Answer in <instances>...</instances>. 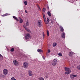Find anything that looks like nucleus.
<instances>
[{
	"label": "nucleus",
	"instance_id": "obj_38",
	"mask_svg": "<svg viewBox=\"0 0 80 80\" xmlns=\"http://www.w3.org/2000/svg\"><path fill=\"white\" fill-rule=\"evenodd\" d=\"M25 13H27V11L26 10H25Z\"/></svg>",
	"mask_w": 80,
	"mask_h": 80
},
{
	"label": "nucleus",
	"instance_id": "obj_14",
	"mask_svg": "<svg viewBox=\"0 0 80 80\" xmlns=\"http://www.w3.org/2000/svg\"><path fill=\"white\" fill-rule=\"evenodd\" d=\"M18 18V20H19V22L20 23H22L23 22V20H22V19H21L19 17Z\"/></svg>",
	"mask_w": 80,
	"mask_h": 80
},
{
	"label": "nucleus",
	"instance_id": "obj_25",
	"mask_svg": "<svg viewBox=\"0 0 80 80\" xmlns=\"http://www.w3.org/2000/svg\"><path fill=\"white\" fill-rule=\"evenodd\" d=\"M24 3L25 5H27L28 3L27 2V1H25L24 2Z\"/></svg>",
	"mask_w": 80,
	"mask_h": 80
},
{
	"label": "nucleus",
	"instance_id": "obj_34",
	"mask_svg": "<svg viewBox=\"0 0 80 80\" xmlns=\"http://www.w3.org/2000/svg\"><path fill=\"white\" fill-rule=\"evenodd\" d=\"M43 38H45V34H44V32H43Z\"/></svg>",
	"mask_w": 80,
	"mask_h": 80
},
{
	"label": "nucleus",
	"instance_id": "obj_2",
	"mask_svg": "<svg viewBox=\"0 0 80 80\" xmlns=\"http://www.w3.org/2000/svg\"><path fill=\"white\" fill-rule=\"evenodd\" d=\"M65 71H66L65 74L66 75H68L70 74L71 72V70L70 69V68L68 67H65L64 68Z\"/></svg>",
	"mask_w": 80,
	"mask_h": 80
},
{
	"label": "nucleus",
	"instance_id": "obj_31",
	"mask_svg": "<svg viewBox=\"0 0 80 80\" xmlns=\"http://www.w3.org/2000/svg\"><path fill=\"white\" fill-rule=\"evenodd\" d=\"M1 77H2L3 78H4V75L3 74H1L0 75Z\"/></svg>",
	"mask_w": 80,
	"mask_h": 80
},
{
	"label": "nucleus",
	"instance_id": "obj_32",
	"mask_svg": "<svg viewBox=\"0 0 80 80\" xmlns=\"http://www.w3.org/2000/svg\"><path fill=\"white\" fill-rule=\"evenodd\" d=\"M58 55H59V56H62V53L59 52L58 54Z\"/></svg>",
	"mask_w": 80,
	"mask_h": 80
},
{
	"label": "nucleus",
	"instance_id": "obj_26",
	"mask_svg": "<svg viewBox=\"0 0 80 80\" xmlns=\"http://www.w3.org/2000/svg\"><path fill=\"white\" fill-rule=\"evenodd\" d=\"M11 80H16V79L14 77H12L11 78Z\"/></svg>",
	"mask_w": 80,
	"mask_h": 80
},
{
	"label": "nucleus",
	"instance_id": "obj_12",
	"mask_svg": "<svg viewBox=\"0 0 80 80\" xmlns=\"http://www.w3.org/2000/svg\"><path fill=\"white\" fill-rule=\"evenodd\" d=\"M73 52H70L69 53V55L70 57H72L73 55Z\"/></svg>",
	"mask_w": 80,
	"mask_h": 80
},
{
	"label": "nucleus",
	"instance_id": "obj_41",
	"mask_svg": "<svg viewBox=\"0 0 80 80\" xmlns=\"http://www.w3.org/2000/svg\"><path fill=\"white\" fill-rule=\"evenodd\" d=\"M46 78H47V77L45 76Z\"/></svg>",
	"mask_w": 80,
	"mask_h": 80
},
{
	"label": "nucleus",
	"instance_id": "obj_15",
	"mask_svg": "<svg viewBox=\"0 0 80 80\" xmlns=\"http://www.w3.org/2000/svg\"><path fill=\"white\" fill-rule=\"evenodd\" d=\"M24 28L26 29V30L27 31V32H28V33H31V31L30 30L28 29H27L25 27H24Z\"/></svg>",
	"mask_w": 80,
	"mask_h": 80
},
{
	"label": "nucleus",
	"instance_id": "obj_42",
	"mask_svg": "<svg viewBox=\"0 0 80 80\" xmlns=\"http://www.w3.org/2000/svg\"><path fill=\"white\" fill-rule=\"evenodd\" d=\"M1 66V65H0V67Z\"/></svg>",
	"mask_w": 80,
	"mask_h": 80
},
{
	"label": "nucleus",
	"instance_id": "obj_8",
	"mask_svg": "<svg viewBox=\"0 0 80 80\" xmlns=\"http://www.w3.org/2000/svg\"><path fill=\"white\" fill-rule=\"evenodd\" d=\"M38 25L39 27H41L42 25V22L41 20H39L38 22Z\"/></svg>",
	"mask_w": 80,
	"mask_h": 80
},
{
	"label": "nucleus",
	"instance_id": "obj_21",
	"mask_svg": "<svg viewBox=\"0 0 80 80\" xmlns=\"http://www.w3.org/2000/svg\"><path fill=\"white\" fill-rule=\"evenodd\" d=\"M29 22H28V20H27V22H26V25L27 27H28L29 25Z\"/></svg>",
	"mask_w": 80,
	"mask_h": 80
},
{
	"label": "nucleus",
	"instance_id": "obj_10",
	"mask_svg": "<svg viewBox=\"0 0 80 80\" xmlns=\"http://www.w3.org/2000/svg\"><path fill=\"white\" fill-rule=\"evenodd\" d=\"M28 75L29 76H32V72L31 71L29 70L28 71Z\"/></svg>",
	"mask_w": 80,
	"mask_h": 80
},
{
	"label": "nucleus",
	"instance_id": "obj_29",
	"mask_svg": "<svg viewBox=\"0 0 80 80\" xmlns=\"http://www.w3.org/2000/svg\"><path fill=\"white\" fill-rule=\"evenodd\" d=\"M45 10H46V9L45 8H44L43 9V11L44 13H45Z\"/></svg>",
	"mask_w": 80,
	"mask_h": 80
},
{
	"label": "nucleus",
	"instance_id": "obj_18",
	"mask_svg": "<svg viewBox=\"0 0 80 80\" xmlns=\"http://www.w3.org/2000/svg\"><path fill=\"white\" fill-rule=\"evenodd\" d=\"M0 60H2L3 59V57L2 56V55L0 54Z\"/></svg>",
	"mask_w": 80,
	"mask_h": 80
},
{
	"label": "nucleus",
	"instance_id": "obj_33",
	"mask_svg": "<svg viewBox=\"0 0 80 80\" xmlns=\"http://www.w3.org/2000/svg\"><path fill=\"white\" fill-rule=\"evenodd\" d=\"M47 10H49V7H48V6H47Z\"/></svg>",
	"mask_w": 80,
	"mask_h": 80
},
{
	"label": "nucleus",
	"instance_id": "obj_39",
	"mask_svg": "<svg viewBox=\"0 0 80 80\" xmlns=\"http://www.w3.org/2000/svg\"><path fill=\"white\" fill-rule=\"evenodd\" d=\"M37 7L38 8H40V6H38V5H37Z\"/></svg>",
	"mask_w": 80,
	"mask_h": 80
},
{
	"label": "nucleus",
	"instance_id": "obj_27",
	"mask_svg": "<svg viewBox=\"0 0 80 80\" xmlns=\"http://www.w3.org/2000/svg\"><path fill=\"white\" fill-rule=\"evenodd\" d=\"M57 46V43L55 42H54L53 43V46L54 47H55V46Z\"/></svg>",
	"mask_w": 80,
	"mask_h": 80
},
{
	"label": "nucleus",
	"instance_id": "obj_19",
	"mask_svg": "<svg viewBox=\"0 0 80 80\" xmlns=\"http://www.w3.org/2000/svg\"><path fill=\"white\" fill-rule=\"evenodd\" d=\"M37 51L38 52H43V50H42L40 49H38Z\"/></svg>",
	"mask_w": 80,
	"mask_h": 80
},
{
	"label": "nucleus",
	"instance_id": "obj_30",
	"mask_svg": "<svg viewBox=\"0 0 80 80\" xmlns=\"http://www.w3.org/2000/svg\"><path fill=\"white\" fill-rule=\"evenodd\" d=\"M47 35L48 36H49V32L48 31H47Z\"/></svg>",
	"mask_w": 80,
	"mask_h": 80
},
{
	"label": "nucleus",
	"instance_id": "obj_16",
	"mask_svg": "<svg viewBox=\"0 0 80 80\" xmlns=\"http://www.w3.org/2000/svg\"><path fill=\"white\" fill-rule=\"evenodd\" d=\"M62 38H63L65 37V33L63 32L62 35Z\"/></svg>",
	"mask_w": 80,
	"mask_h": 80
},
{
	"label": "nucleus",
	"instance_id": "obj_4",
	"mask_svg": "<svg viewBox=\"0 0 80 80\" xmlns=\"http://www.w3.org/2000/svg\"><path fill=\"white\" fill-rule=\"evenodd\" d=\"M57 59H54L52 62V65L53 66H55L57 65Z\"/></svg>",
	"mask_w": 80,
	"mask_h": 80
},
{
	"label": "nucleus",
	"instance_id": "obj_40",
	"mask_svg": "<svg viewBox=\"0 0 80 80\" xmlns=\"http://www.w3.org/2000/svg\"><path fill=\"white\" fill-rule=\"evenodd\" d=\"M46 55H47V56H48V52H47L46 53Z\"/></svg>",
	"mask_w": 80,
	"mask_h": 80
},
{
	"label": "nucleus",
	"instance_id": "obj_5",
	"mask_svg": "<svg viewBox=\"0 0 80 80\" xmlns=\"http://www.w3.org/2000/svg\"><path fill=\"white\" fill-rule=\"evenodd\" d=\"M3 73L4 75H7L8 73V70L7 69H4L3 71Z\"/></svg>",
	"mask_w": 80,
	"mask_h": 80
},
{
	"label": "nucleus",
	"instance_id": "obj_1",
	"mask_svg": "<svg viewBox=\"0 0 80 80\" xmlns=\"http://www.w3.org/2000/svg\"><path fill=\"white\" fill-rule=\"evenodd\" d=\"M42 15H43V18H44V21L46 24H47H47H49V22H50L49 19H48V18H47L46 20V18H45V14L43 13Z\"/></svg>",
	"mask_w": 80,
	"mask_h": 80
},
{
	"label": "nucleus",
	"instance_id": "obj_9",
	"mask_svg": "<svg viewBox=\"0 0 80 80\" xmlns=\"http://www.w3.org/2000/svg\"><path fill=\"white\" fill-rule=\"evenodd\" d=\"M77 75H73L72 74H71L70 75V77L71 79L73 80V78H74V77H77Z\"/></svg>",
	"mask_w": 80,
	"mask_h": 80
},
{
	"label": "nucleus",
	"instance_id": "obj_20",
	"mask_svg": "<svg viewBox=\"0 0 80 80\" xmlns=\"http://www.w3.org/2000/svg\"><path fill=\"white\" fill-rule=\"evenodd\" d=\"M47 13L49 17H50L51 16V15H52V13H50V11H48Z\"/></svg>",
	"mask_w": 80,
	"mask_h": 80
},
{
	"label": "nucleus",
	"instance_id": "obj_36",
	"mask_svg": "<svg viewBox=\"0 0 80 80\" xmlns=\"http://www.w3.org/2000/svg\"><path fill=\"white\" fill-rule=\"evenodd\" d=\"M38 8V10H39V11H41V8Z\"/></svg>",
	"mask_w": 80,
	"mask_h": 80
},
{
	"label": "nucleus",
	"instance_id": "obj_28",
	"mask_svg": "<svg viewBox=\"0 0 80 80\" xmlns=\"http://www.w3.org/2000/svg\"><path fill=\"white\" fill-rule=\"evenodd\" d=\"M7 15H8V14H4L2 15V17H5V16H7Z\"/></svg>",
	"mask_w": 80,
	"mask_h": 80
},
{
	"label": "nucleus",
	"instance_id": "obj_11",
	"mask_svg": "<svg viewBox=\"0 0 80 80\" xmlns=\"http://www.w3.org/2000/svg\"><path fill=\"white\" fill-rule=\"evenodd\" d=\"M59 28H60V31L61 32H63L65 30L63 29V28L62 27V26H60Z\"/></svg>",
	"mask_w": 80,
	"mask_h": 80
},
{
	"label": "nucleus",
	"instance_id": "obj_3",
	"mask_svg": "<svg viewBox=\"0 0 80 80\" xmlns=\"http://www.w3.org/2000/svg\"><path fill=\"white\" fill-rule=\"evenodd\" d=\"M30 37V35L28 33H27L25 37V40H28V39H29Z\"/></svg>",
	"mask_w": 80,
	"mask_h": 80
},
{
	"label": "nucleus",
	"instance_id": "obj_35",
	"mask_svg": "<svg viewBox=\"0 0 80 80\" xmlns=\"http://www.w3.org/2000/svg\"><path fill=\"white\" fill-rule=\"evenodd\" d=\"M48 53H50V52H51L50 50V49H48Z\"/></svg>",
	"mask_w": 80,
	"mask_h": 80
},
{
	"label": "nucleus",
	"instance_id": "obj_7",
	"mask_svg": "<svg viewBox=\"0 0 80 80\" xmlns=\"http://www.w3.org/2000/svg\"><path fill=\"white\" fill-rule=\"evenodd\" d=\"M28 64L27 62H24V63L23 64V66L25 68H28Z\"/></svg>",
	"mask_w": 80,
	"mask_h": 80
},
{
	"label": "nucleus",
	"instance_id": "obj_24",
	"mask_svg": "<svg viewBox=\"0 0 80 80\" xmlns=\"http://www.w3.org/2000/svg\"><path fill=\"white\" fill-rule=\"evenodd\" d=\"M14 48H12L11 49L10 51L11 52H14Z\"/></svg>",
	"mask_w": 80,
	"mask_h": 80
},
{
	"label": "nucleus",
	"instance_id": "obj_37",
	"mask_svg": "<svg viewBox=\"0 0 80 80\" xmlns=\"http://www.w3.org/2000/svg\"><path fill=\"white\" fill-rule=\"evenodd\" d=\"M42 58L44 60H45V57H44V56H42Z\"/></svg>",
	"mask_w": 80,
	"mask_h": 80
},
{
	"label": "nucleus",
	"instance_id": "obj_17",
	"mask_svg": "<svg viewBox=\"0 0 80 80\" xmlns=\"http://www.w3.org/2000/svg\"><path fill=\"white\" fill-rule=\"evenodd\" d=\"M13 18H14L17 21H18V18L17 17L15 16H13L12 17Z\"/></svg>",
	"mask_w": 80,
	"mask_h": 80
},
{
	"label": "nucleus",
	"instance_id": "obj_22",
	"mask_svg": "<svg viewBox=\"0 0 80 80\" xmlns=\"http://www.w3.org/2000/svg\"><path fill=\"white\" fill-rule=\"evenodd\" d=\"M38 80H44V78L42 77H40L38 78Z\"/></svg>",
	"mask_w": 80,
	"mask_h": 80
},
{
	"label": "nucleus",
	"instance_id": "obj_13",
	"mask_svg": "<svg viewBox=\"0 0 80 80\" xmlns=\"http://www.w3.org/2000/svg\"><path fill=\"white\" fill-rule=\"evenodd\" d=\"M55 21V19H54L53 18H52L51 19V23L53 24H54V22Z\"/></svg>",
	"mask_w": 80,
	"mask_h": 80
},
{
	"label": "nucleus",
	"instance_id": "obj_23",
	"mask_svg": "<svg viewBox=\"0 0 80 80\" xmlns=\"http://www.w3.org/2000/svg\"><path fill=\"white\" fill-rule=\"evenodd\" d=\"M76 68L78 69V70H80V66L79 65L77 66L76 67Z\"/></svg>",
	"mask_w": 80,
	"mask_h": 80
},
{
	"label": "nucleus",
	"instance_id": "obj_6",
	"mask_svg": "<svg viewBox=\"0 0 80 80\" xmlns=\"http://www.w3.org/2000/svg\"><path fill=\"white\" fill-rule=\"evenodd\" d=\"M13 62L14 65L15 66H18V65H19L18 61L16 60H13Z\"/></svg>",
	"mask_w": 80,
	"mask_h": 80
}]
</instances>
